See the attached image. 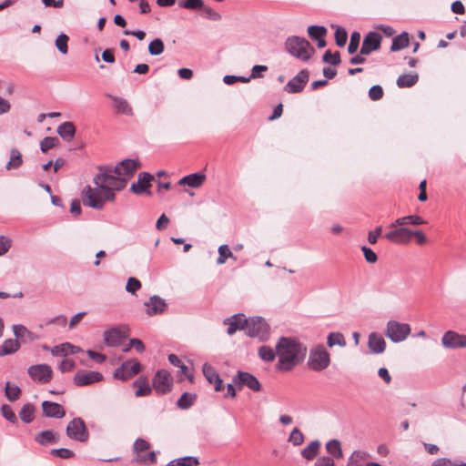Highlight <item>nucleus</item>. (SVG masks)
Instances as JSON below:
<instances>
[{
    "label": "nucleus",
    "mask_w": 466,
    "mask_h": 466,
    "mask_svg": "<svg viewBox=\"0 0 466 466\" xmlns=\"http://www.w3.org/2000/svg\"><path fill=\"white\" fill-rule=\"evenodd\" d=\"M307 347L294 337H280L276 343L278 363L280 371H290L302 363L307 355Z\"/></svg>",
    "instance_id": "nucleus-1"
},
{
    "label": "nucleus",
    "mask_w": 466,
    "mask_h": 466,
    "mask_svg": "<svg viewBox=\"0 0 466 466\" xmlns=\"http://www.w3.org/2000/svg\"><path fill=\"white\" fill-rule=\"evenodd\" d=\"M106 173L99 171L94 177L96 187L86 186L82 190V199L85 206L95 209H102L106 201H113L116 198L115 188L110 186V180Z\"/></svg>",
    "instance_id": "nucleus-2"
},
{
    "label": "nucleus",
    "mask_w": 466,
    "mask_h": 466,
    "mask_svg": "<svg viewBox=\"0 0 466 466\" xmlns=\"http://www.w3.org/2000/svg\"><path fill=\"white\" fill-rule=\"evenodd\" d=\"M139 163L134 159H125L117 164L116 167L101 166L98 167L99 171L106 173V177L110 180V186L115 190L120 191L127 186V180H129Z\"/></svg>",
    "instance_id": "nucleus-3"
},
{
    "label": "nucleus",
    "mask_w": 466,
    "mask_h": 466,
    "mask_svg": "<svg viewBox=\"0 0 466 466\" xmlns=\"http://www.w3.org/2000/svg\"><path fill=\"white\" fill-rule=\"evenodd\" d=\"M285 49L291 56L301 61H308L315 53V49L310 43L304 37L292 35L287 38Z\"/></svg>",
    "instance_id": "nucleus-4"
},
{
    "label": "nucleus",
    "mask_w": 466,
    "mask_h": 466,
    "mask_svg": "<svg viewBox=\"0 0 466 466\" xmlns=\"http://www.w3.org/2000/svg\"><path fill=\"white\" fill-rule=\"evenodd\" d=\"M307 364L313 371H322L330 364V354L323 345H318L309 350Z\"/></svg>",
    "instance_id": "nucleus-5"
},
{
    "label": "nucleus",
    "mask_w": 466,
    "mask_h": 466,
    "mask_svg": "<svg viewBox=\"0 0 466 466\" xmlns=\"http://www.w3.org/2000/svg\"><path fill=\"white\" fill-rule=\"evenodd\" d=\"M246 334L251 338H258L260 341H266L270 335L269 325L262 317L248 319Z\"/></svg>",
    "instance_id": "nucleus-6"
},
{
    "label": "nucleus",
    "mask_w": 466,
    "mask_h": 466,
    "mask_svg": "<svg viewBox=\"0 0 466 466\" xmlns=\"http://www.w3.org/2000/svg\"><path fill=\"white\" fill-rule=\"evenodd\" d=\"M410 333V326L390 319L387 322L385 335L394 343L405 340Z\"/></svg>",
    "instance_id": "nucleus-7"
},
{
    "label": "nucleus",
    "mask_w": 466,
    "mask_h": 466,
    "mask_svg": "<svg viewBox=\"0 0 466 466\" xmlns=\"http://www.w3.org/2000/svg\"><path fill=\"white\" fill-rule=\"evenodd\" d=\"M142 370L140 362L135 359L124 361L113 373L116 380L126 381L138 374Z\"/></svg>",
    "instance_id": "nucleus-8"
},
{
    "label": "nucleus",
    "mask_w": 466,
    "mask_h": 466,
    "mask_svg": "<svg viewBox=\"0 0 466 466\" xmlns=\"http://www.w3.org/2000/svg\"><path fill=\"white\" fill-rule=\"evenodd\" d=\"M66 435L71 440L86 442L89 439V432L83 419L74 418L66 427Z\"/></svg>",
    "instance_id": "nucleus-9"
},
{
    "label": "nucleus",
    "mask_w": 466,
    "mask_h": 466,
    "mask_svg": "<svg viewBox=\"0 0 466 466\" xmlns=\"http://www.w3.org/2000/svg\"><path fill=\"white\" fill-rule=\"evenodd\" d=\"M152 382L156 392L164 395L171 391L173 378L167 370L161 369L156 372Z\"/></svg>",
    "instance_id": "nucleus-10"
},
{
    "label": "nucleus",
    "mask_w": 466,
    "mask_h": 466,
    "mask_svg": "<svg viewBox=\"0 0 466 466\" xmlns=\"http://www.w3.org/2000/svg\"><path fill=\"white\" fill-rule=\"evenodd\" d=\"M29 377L35 382L45 384L53 377V370L48 364L32 365L27 369Z\"/></svg>",
    "instance_id": "nucleus-11"
},
{
    "label": "nucleus",
    "mask_w": 466,
    "mask_h": 466,
    "mask_svg": "<svg viewBox=\"0 0 466 466\" xmlns=\"http://www.w3.org/2000/svg\"><path fill=\"white\" fill-rule=\"evenodd\" d=\"M233 383L240 390L243 386L248 387L253 391H259L261 390V384L258 380L251 373L248 371L238 370L236 375L232 378Z\"/></svg>",
    "instance_id": "nucleus-12"
},
{
    "label": "nucleus",
    "mask_w": 466,
    "mask_h": 466,
    "mask_svg": "<svg viewBox=\"0 0 466 466\" xmlns=\"http://www.w3.org/2000/svg\"><path fill=\"white\" fill-rule=\"evenodd\" d=\"M309 73L307 69L300 70L291 78L284 87V90L290 94L301 92L309 82Z\"/></svg>",
    "instance_id": "nucleus-13"
},
{
    "label": "nucleus",
    "mask_w": 466,
    "mask_h": 466,
    "mask_svg": "<svg viewBox=\"0 0 466 466\" xmlns=\"http://www.w3.org/2000/svg\"><path fill=\"white\" fill-rule=\"evenodd\" d=\"M382 37L381 35L374 31L369 32L362 42L360 53V55H370L372 52L377 51L380 48Z\"/></svg>",
    "instance_id": "nucleus-14"
},
{
    "label": "nucleus",
    "mask_w": 466,
    "mask_h": 466,
    "mask_svg": "<svg viewBox=\"0 0 466 466\" xmlns=\"http://www.w3.org/2000/svg\"><path fill=\"white\" fill-rule=\"evenodd\" d=\"M146 313L147 316L152 317L163 314L167 309V303L164 299L157 295H152L147 301L144 302Z\"/></svg>",
    "instance_id": "nucleus-15"
},
{
    "label": "nucleus",
    "mask_w": 466,
    "mask_h": 466,
    "mask_svg": "<svg viewBox=\"0 0 466 466\" xmlns=\"http://www.w3.org/2000/svg\"><path fill=\"white\" fill-rule=\"evenodd\" d=\"M103 380V375L98 371L78 370L74 379V383L78 387L91 385Z\"/></svg>",
    "instance_id": "nucleus-16"
},
{
    "label": "nucleus",
    "mask_w": 466,
    "mask_h": 466,
    "mask_svg": "<svg viewBox=\"0 0 466 466\" xmlns=\"http://www.w3.org/2000/svg\"><path fill=\"white\" fill-rule=\"evenodd\" d=\"M442 345L447 349H459L466 347V335L448 330L441 338Z\"/></svg>",
    "instance_id": "nucleus-17"
},
{
    "label": "nucleus",
    "mask_w": 466,
    "mask_h": 466,
    "mask_svg": "<svg viewBox=\"0 0 466 466\" xmlns=\"http://www.w3.org/2000/svg\"><path fill=\"white\" fill-rule=\"evenodd\" d=\"M153 178L154 177L150 173L141 172L138 175L137 181L131 185L130 190L137 195H141L144 193L150 195L151 192L148 190V188L151 186L150 183Z\"/></svg>",
    "instance_id": "nucleus-18"
},
{
    "label": "nucleus",
    "mask_w": 466,
    "mask_h": 466,
    "mask_svg": "<svg viewBox=\"0 0 466 466\" xmlns=\"http://www.w3.org/2000/svg\"><path fill=\"white\" fill-rule=\"evenodd\" d=\"M41 406L43 415L46 418L62 419L66 415L64 407L57 402L44 400Z\"/></svg>",
    "instance_id": "nucleus-19"
},
{
    "label": "nucleus",
    "mask_w": 466,
    "mask_h": 466,
    "mask_svg": "<svg viewBox=\"0 0 466 466\" xmlns=\"http://www.w3.org/2000/svg\"><path fill=\"white\" fill-rule=\"evenodd\" d=\"M392 228V230L387 232L384 235L386 239L396 244H404L409 242V235L411 233V229L404 227L400 228Z\"/></svg>",
    "instance_id": "nucleus-20"
},
{
    "label": "nucleus",
    "mask_w": 466,
    "mask_h": 466,
    "mask_svg": "<svg viewBox=\"0 0 466 466\" xmlns=\"http://www.w3.org/2000/svg\"><path fill=\"white\" fill-rule=\"evenodd\" d=\"M247 322L248 319L244 314H235L231 318L224 320V323L228 326L227 333L229 336L233 335L238 329L246 330Z\"/></svg>",
    "instance_id": "nucleus-21"
},
{
    "label": "nucleus",
    "mask_w": 466,
    "mask_h": 466,
    "mask_svg": "<svg viewBox=\"0 0 466 466\" xmlns=\"http://www.w3.org/2000/svg\"><path fill=\"white\" fill-rule=\"evenodd\" d=\"M202 370H203V374H204L205 378L207 379V380L210 384H214V389L216 391H220L224 389L223 381L220 379L218 371L216 370V369L214 367H212L211 365H209L208 363H205L203 365Z\"/></svg>",
    "instance_id": "nucleus-22"
},
{
    "label": "nucleus",
    "mask_w": 466,
    "mask_h": 466,
    "mask_svg": "<svg viewBox=\"0 0 466 466\" xmlns=\"http://www.w3.org/2000/svg\"><path fill=\"white\" fill-rule=\"evenodd\" d=\"M206 175L200 172L192 173L183 177L177 182L179 186H188L191 188H198L203 185Z\"/></svg>",
    "instance_id": "nucleus-23"
},
{
    "label": "nucleus",
    "mask_w": 466,
    "mask_h": 466,
    "mask_svg": "<svg viewBox=\"0 0 466 466\" xmlns=\"http://www.w3.org/2000/svg\"><path fill=\"white\" fill-rule=\"evenodd\" d=\"M60 438L57 432L53 430H46L37 433L35 441L43 446L52 445L58 443Z\"/></svg>",
    "instance_id": "nucleus-24"
},
{
    "label": "nucleus",
    "mask_w": 466,
    "mask_h": 466,
    "mask_svg": "<svg viewBox=\"0 0 466 466\" xmlns=\"http://www.w3.org/2000/svg\"><path fill=\"white\" fill-rule=\"evenodd\" d=\"M368 346L371 353L380 354L385 350L386 342L381 335L372 332L369 336Z\"/></svg>",
    "instance_id": "nucleus-25"
},
{
    "label": "nucleus",
    "mask_w": 466,
    "mask_h": 466,
    "mask_svg": "<svg viewBox=\"0 0 466 466\" xmlns=\"http://www.w3.org/2000/svg\"><path fill=\"white\" fill-rule=\"evenodd\" d=\"M104 342L109 347H117L123 340L124 336L116 328L106 329L103 333Z\"/></svg>",
    "instance_id": "nucleus-26"
},
{
    "label": "nucleus",
    "mask_w": 466,
    "mask_h": 466,
    "mask_svg": "<svg viewBox=\"0 0 466 466\" xmlns=\"http://www.w3.org/2000/svg\"><path fill=\"white\" fill-rule=\"evenodd\" d=\"M132 386L137 388L135 392L136 397H145L148 396L152 391V387L149 384V381L146 376H140L135 381H133Z\"/></svg>",
    "instance_id": "nucleus-27"
},
{
    "label": "nucleus",
    "mask_w": 466,
    "mask_h": 466,
    "mask_svg": "<svg viewBox=\"0 0 466 466\" xmlns=\"http://www.w3.org/2000/svg\"><path fill=\"white\" fill-rule=\"evenodd\" d=\"M13 332L16 339L22 341H34L38 337L34 332L27 329L24 325L16 324L13 326Z\"/></svg>",
    "instance_id": "nucleus-28"
},
{
    "label": "nucleus",
    "mask_w": 466,
    "mask_h": 466,
    "mask_svg": "<svg viewBox=\"0 0 466 466\" xmlns=\"http://www.w3.org/2000/svg\"><path fill=\"white\" fill-rule=\"evenodd\" d=\"M81 350H82L81 348H79L78 346L72 345L69 342H65L60 345L55 346L51 350V352L53 355H56V356H57V355L66 356L68 354L73 355V354L78 353Z\"/></svg>",
    "instance_id": "nucleus-29"
},
{
    "label": "nucleus",
    "mask_w": 466,
    "mask_h": 466,
    "mask_svg": "<svg viewBox=\"0 0 466 466\" xmlns=\"http://www.w3.org/2000/svg\"><path fill=\"white\" fill-rule=\"evenodd\" d=\"M110 97L117 113L126 116L133 115V109L125 98L116 96H111Z\"/></svg>",
    "instance_id": "nucleus-30"
},
{
    "label": "nucleus",
    "mask_w": 466,
    "mask_h": 466,
    "mask_svg": "<svg viewBox=\"0 0 466 466\" xmlns=\"http://www.w3.org/2000/svg\"><path fill=\"white\" fill-rule=\"evenodd\" d=\"M57 134L66 142L71 141L76 135V127L72 122H64L57 127Z\"/></svg>",
    "instance_id": "nucleus-31"
},
{
    "label": "nucleus",
    "mask_w": 466,
    "mask_h": 466,
    "mask_svg": "<svg viewBox=\"0 0 466 466\" xmlns=\"http://www.w3.org/2000/svg\"><path fill=\"white\" fill-rule=\"evenodd\" d=\"M20 349V343L16 339H7L0 346V357L15 353Z\"/></svg>",
    "instance_id": "nucleus-32"
},
{
    "label": "nucleus",
    "mask_w": 466,
    "mask_h": 466,
    "mask_svg": "<svg viewBox=\"0 0 466 466\" xmlns=\"http://www.w3.org/2000/svg\"><path fill=\"white\" fill-rule=\"evenodd\" d=\"M410 37L407 32H402L401 34L396 35L392 39V43L390 46V51L396 52L400 51L409 46Z\"/></svg>",
    "instance_id": "nucleus-33"
},
{
    "label": "nucleus",
    "mask_w": 466,
    "mask_h": 466,
    "mask_svg": "<svg viewBox=\"0 0 466 466\" xmlns=\"http://www.w3.org/2000/svg\"><path fill=\"white\" fill-rule=\"evenodd\" d=\"M424 223L422 218L417 215H410L402 218H397L394 222H392L389 227L396 228L397 226H404L407 224L410 225H421Z\"/></svg>",
    "instance_id": "nucleus-34"
},
{
    "label": "nucleus",
    "mask_w": 466,
    "mask_h": 466,
    "mask_svg": "<svg viewBox=\"0 0 466 466\" xmlns=\"http://www.w3.org/2000/svg\"><path fill=\"white\" fill-rule=\"evenodd\" d=\"M35 407L31 402L24 404L19 411L21 420L26 424L31 423L35 419Z\"/></svg>",
    "instance_id": "nucleus-35"
},
{
    "label": "nucleus",
    "mask_w": 466,
    "mask_h": 466,
    "mask_svg": "<svg viewBox=\"0 0 466 466\" xmlns=\"http://www.w3.org/2000/svg\"><path fill=\"white\" fill-rule=\"evenodd\" d=\"M418 81V74H403L397 78L396 84L400 88H405L413 86Z\"/></svg>",
    "instance_id": "nucleus-36"
},
{
    "label": "nucleus",
    "mask_w": 466,
    "mask_h": 466,
    "mask_svg": "<svg viewBox=\"0 0 466 466\" xmlns=\"http://www.w3.org/2000/svg\"><path fill=\"white\" fill-rule=\"evenodd\" d=\"M197 399L196 393L184 392L177 400V405L181 410H187L195 404Z\"/></svg>",
    "instance_id": "nucleus-37"
},
{
    "label": "nucleus",
    "mask_w": 466,
    "mask_h": 466,
    "mask_svg": "<svg viewBox=\"0 0 466 466\" xmlns=\"http://www.w3.org/2000/svg\"><path fill=\"white\" fill-rule=\"evenodd\" d=\"M326 450L335 459H341L343 457V451L341 449V443L339 440L333 439L327 442Z\"/></svg>",
    "instance_id": "nucleus-38"
},
{
    "label": "nucleus",
    "mask_w": 466,
    "mask_h": 466,
    "mask_svg": "<svg viewBox=\"0 0 466 466\" xmlns=\"http://www.w3.org/2000/svg\"><path fill=\"white\" fill-rule=\"evenodd\" d=\"M319 447L320 442L317 440L313 441L301 451V456L306 460L310 461L317 456Z\"/></svg>",
    "instance_id": "nucleus-39"
},
{
    "label": "nucleus",
    "mask_w": 466,
    "mask_h": 466,
    "mask_svg": "<svg viewBox=\"0 0 466 466\" xmlns=\"http://www.w3.org/2000/svg\"><path fill=\"white\" fill-rule=\"evenodd\" d=\"M23 157L20 151L16 148H13L10 152V159L6 164V169H15L22 166Z\"/></svg>",
    "instance_id": "nucleus-40"
},
{
    "label": "nucleus",
    "mask_w": 466,
    "mask_h": 466,
    "mask_svg": "<svg viewBox=\"0 0 466 466\" xmlns=\"http://www.w3.org/2000/svg\"><path fill=\"white\" fill-rule=\"evenodd\" d=\"M199 461L194 456H186L178 459L172 460L167 466H198Z\"/></svg>",
    "instance_id": "nucleus-41"
},
{
    "label": "nucleus",
    "mask_w": 466,
    "mask_h": 466,
    "mask_svg": "<svg viewBox=\"0 0 466 466\" xmlns=\"http://www.w3.org/2000/svg\"><path fill=\"white\" fill-rule=\"evenodd\" d=\"M5 395L8 400L15 401L21 395V389L17 385L7 381L5 387Z\"/></svg>",
    "instance_id": "nucleus-42"
},
{
    "label": "nucleus",
    "mask_w": 466,
    "mask_h": 466,
    "mask_svg": "<svg viewBox=\"0 0 466 466\" xmlns=\"http://www.w3.org/2000/svg\"><path fill=\"white\" fill-rule=\"evenodd\" d=\"M258 354L262 360L267 362L273 361L277 356L276 350H274L271 347L266 345L258 348Z\"/></svg>",
    "instance_id": "nucleus-43"
},
{
    "label": "nucleus",
    "mask_w": 466,
    "mask_h": 466,
    "mask_svg": "<svg viewBox=\"0 0 466 466\" xmlns=\"http://www.w3.org/2000/svg\"><path fill=\"white\" fill-rule=\"evenodd\" d=\"M327 344L329 348H332L335 345L344 347L346 345V340L340 332H332L329 333L327 338Z\"/></svg>",
    "instance_id": "nucleus-44"
},
{
    "label": "nucleus",
    "mask_w": 466,
    "mask_h": 466,
    "mask_svg": "<svg viewBox=\"0 0 466 466\" xmlns=\"http://www.w3.org/2000/svg\"><path fill=\"white\" fill-rule=\"evenodd\" d=\"M308 34L312 40H317L326 35L327 28L323 25H309Z\"/></svg>",
    "instance_id": "nucleus-45"
},
{
    "label": "nucleus",
    "mask_w": 466,
    "mask_h": 466,
    "mask_svg": "<svg viewBox=\"0 0 466 466\" xmlns=\"http://www.w3.org/2000/svg\"><path fill=\"white\" fill-rule=\"evenodd\" d=\"M2 416L10 423L16 424L18 420L15 413L13 411L11 406L8 404H2L0 408Z\"/></svg>",
    "instance_id": "nucleus-46"
},
{
    "label": "nucleus",
    "mask_w": 466,
    "mask_h": 466,
    "mask_svg": "<svg viewBox=\"0 0 466 466\" xmlns=\"http://www.w3.org/2000/svg\"><path fill=\"white\" fill-rule=\"evenodd\" d=\"M164 43L160 38L152 40L148 45V52L151 56H158L164 52Z\"/></svg>",
    "instance_id": "nucleus-47"
},
{
    "label": "nucleus",
    "mask_w": 466,
    "mask_h": 466,
    "mask_svg": "<svg viewBox=\"0 0 466 466\" xmlns=\"http://www.w3.org/2000/svg\"><path fill=\"white\" fill-rule=\"evenodd\" d=\"M178 6L187 10H199L204 7L202 0H183L178 2Z\"/></svg>",
    "instance_id": "nucleus-48"
},
{
    "label": "nucleus",
    "mask_w": 466,
    "mask_h": 466,
    "mask_svg": "<svg viewBox=\"0 0 466 466\" xmlns=\"http://www.w3.org/2000/svg\"><path fill=\"white\" fill-rule=\"evenodd\" d=\"M68 40L69 37L64 33H61L56 39V46L63 55H66L68 52Z\"/></svg>",
    "instance_id": "nucleus-49"
},
{
    "label": "nucleus",
    "mask_w": 466,
    "mask_h": 466,
    "mask_svg": "<svg viewBox=\"0 0 466 466\" xmlns=\"http://www.w3.org/2000/svg\"><path fill=\"white\" fill-rule=\"evenodd\" d=\"M232 257L233 254L228 246L227 244H223L218 248V258H217V263L218 265L224 264L228 258Z\"/></svg>",
    "instance_id": "nucleus-50"
},
{
    "label": "nucleus",
    "mask_w": 466,
    "mask_h": 466,
    "mask_svg": "<svg viewBox=\"0 0 466 466\" xmlns=\"http://www.w3.org/2000/svg\"><path fill=\"white\" fill-rule=\"evenodd\" d=\"M322 61L324 63H328L333 66H338L340 64V54L339 51H336L334 54H331L330 50H327L322 56Z\"/></svg>",
    "instance_id": "nucleus-51"
},
{
    "label": "nucleus",
    "mask_w": 466,
    "mask_h": 466,
    "mask_svg": "<svg viewBox=\"0 0 466 466\" xmlns=\"http://www.w3.org/2000/svg\"><path fill=\"white\" fill-rule=\"evenodd\" d=\"M59 143V140L56 137H46L40 142V149L43 153H46L49 149L55 147Z\"/></svg>",
    "instance_id": "nucleus-52"
},
{
    "label": "nucleus",
    "mask_w": 466,
    "mask_h": 466,
    "mask_svg": "<svg viewBox=\"0 0 466 466\" xmlns=\"http://www.w3.org/2000/svg\"><path fill=\"white\" fill-rule=\"evenodd\" d=\"M347 39H348L347 31L343 27L338 26L335 31L336 45L339 47H342L346 45Z\"/></svg>",
    "instance_id": "nucleus-53"
},
{
    "label": "nucleus",
    "mask_w": 466,
    "mask_h": 466,
    "mask_svg": "<svg viewBox=\"0 0 466 466\" xmlns=\"http://www.w3.org/2000/svg\"><path fill=\"white\" fill-rule=\"evenodd\" d=\"M360 41V34L359 32H353L350 35V44L348 46L349 54H354L357 52Z\"/></svg>",
    "instance_id": "nucleus-54"
},
{
    "label": "nucleus",
    "mask_w": 466,
    "mask_h": 466,
    "mask_svg": "<svg viewBox=\"0 0 466 466\" xmlns=\"http://www.w3.org/2000/svg\"><path fill=\"white\" fill-rule=\"evenodd\" d=\"M50 453L61 459H71L75 457V452L67 448L53 449Z\"/></svg>",
    "instance_id": "nucleus-55"
},
{
    "label": "nucleus",
    "mask_w": 466,
    "mask_h": 466,
    "mask_svg": "<svg viewBox=\"0 0 466 466\" xmlns=\"http://www.w3.org/2000/svg\"><path fill=\"white\" fill-rule=\"evenodd\" d=\"M289 441L291 442L294 446H299L304 441V435L298 428H294L290 432L289 437Z\"/></svg>",
    "instance_id": "nucleus-56"
},
{
    "label": "nucleus",
    "mask_w": 466,
    "mask_h": 466,
    "mask_svg": "<svg viewBox=\"0 0 466 466\" xmlns=\"http://www.w3.org/2000/svg\"><path fill=\"white\" fill-rule=\"evenodd\" d=\"M141 289V282L139 279L134 277H130L127 279L126 285V290L131 294H135L137 290Z\"/></svg>",
    "instance_id": "nucleus-57"
},
{
    "label": "nucleus",
    "mask_w": 466,
    "mask_h": 466,
    "mask_svg": "<svg viewBox=\"0 0 466 466\" xmlns=\"http://www.w3.org/2000/svg\"><path fill=\"white\" fill-rule=\"evenodd\" d=\"M149 442L142 438H137L133 444V451L139 455L140 452L148 450Z\"/></svg>",
    "instance_id": "nucleus-58"
},
{
    "label": "nucleus",
    "mask_w": 466,
    "mask_h": 466,
    "mask_svg": "<svg viewBox=\"0 0 466 466\" xmlns=\"http://www.w3.org/2000/svg\"><path fill=\"white\" fill-rule=\"evenodd\" d=\"M134 461L138 463H155L157 461V454L155 451H149L146 455H138L137 456Z\"/></svg>",
    "instance_id": "nucleus-59"
},
{
    "label": "nucleus",
    "mask_w": 466,
    "mask_h": 466,
    "mask_svg": "<svg viewBox=\"0 0 466 466\" xmlns=\"http://www.w3.org/2000/svg\"><path fill=\"white\" fill-rule=\"evenodd\" d=\"M361 251L363 252L365 260L368 263L373 264V263L377 262L378 256L370 248H369L367 246H362L361 247Z\"/></svg>",
    "instance_id": "nucleus-60"
},
{
    "label": "nucleus",
    "mask_w": 466,
    "mask_h": 466,
    "mask_svg": "<svg viewBox=\"0 0 466 466\" xmlns=\"http://www.w3.org/2000/svg\"><path fill=\"white\" fill-rule=\"evenodd\" d=\"M383 94V89L380 85H375L369 90V96L373 101H377L382 98Z\"/></svg>",
    "instance_id": "nucleus-61"
},
{
    "label": "nucleus",
    "mask_w": 466,
    "mask_h": 466,
    "mask_svg": "<svg viewBox=\"0 0 466 466\" xmlns=\"http://www.w3.org/2000/svg\"><path fill=\"white\" fill-rule=\"evenodd\" d=\"M76 368V363L73 360L64 359L58 365V370L62 373L72 371Z\"/></svg>",
    "instance_id": "nucleus-62"
},
{
    "label": "nucleus",
    "mask_w": 466,
    "mask_h": 466,
    "mask_svg": "<svg viewBox=\"0 0 466 466\" xmlns=\"http://www.w3.org/2000/svg\"><path fill=\"white\" fill-rule=\"evenodd\" d=\"M382 227L378 226L374 230L368 233V241L370 244L374 245L378 242V238L381 235Z\"/></svg>",
    "instance_id": "nucleus-63"
},
{
    "label": "nucleus",
    "mask_w": 466,
    "mask_h": 466,
    "mask_svg": "<svg viewBox=\"0 0 466 466\" xmlns=\"http://www.w3.org/2000/svg\"><path fill=\"white\" fill-rule=\"evenodd\" d=\"M202 9H203L207 18H208L212 21L221 20V15L218 12L212 9L211 7L204 5V7Z\"/></svg>",
    "instance_id": "nucleus-64"
}]
</instances>
